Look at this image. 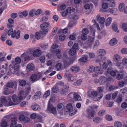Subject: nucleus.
Wrapping results in <instances>:
<instances>
[{"label":"nucleus","mask_w":127,"mask_h":127,"mask_svg":"<svg viewBox=\"0 0 127 127\" xmlns=\"http://www.w3.org/2000/svg\"><path fill=\"white\" fill-rule=\"evenodd\" d=\"M20 94L18 96L15 95H13L12 96L13 102L11 100H9L8 101V105L9 106L15 105L19 104L20 101L24 99L26 97V95L24 94V93L23 91L20 92Z\"/></svg>","instance_id":"1"},{"label":"nucleus","mask_w":127,"mask_h":127,"mask_svg":"<svg viewBox=\"0 0 127 127\" xmlns=\"http://www.w3.org/2000/svg\"><path fill=\"white\" fill-rule=\"evenodd\" d=\"M21 62V59L18 57L15 58V61H13L12 62L14 67L12 64H10L9 66V68L10 71L12 73L16 75H18L19 74V67L18 64L20 63Z\"/></svg>","instance_id":"2"},{"label":"nucleus","mask_w":127,"mask_h":127,"mask_svg":"<svg viewBox=\"0 0 127 127\" xmlns=\"http://www.w3.org/2000/svg\"><path fill=\"white\" fill-rule=\"evenodd\" d=\"M74 105L71 103H69L67 104L66 108L68 111H66V112L69 113L70 116H73L76 113V111L74 108Z\"/></svg>","instance_id":"3"},{"label":"nucleus","mask_w":127,"mask_h":127,"mask_svg":"<svg viewBox=\"0 0 127 127\" xmlns=\"http://www.w3.org/2000/svg\"><path fill=\"white\" fill-rule=\"evenodd\" d=\"M31 52L29 50L22 54L21 56V58L24 57V59L25 61H28L31 59Z\"/></svg>","instance_id":"4"},{"label":"nucleus","mask_w":127,"mask_h":127,"mask_svg":"<svg viewBox=\"0 0 127 127\" xmlns=\"http://www.w3.org/2000/svg\"><path fill=\"white\" fill-rule=\"evenodd\" d=\"M64 107V105L62 103L58 104L57 106V109L59 113L57 114V116L59 119H61L62 118L61 117L63 114V108Z\"/></svg>","instance_id":"5"},{"label":"nucleus","mask_w":127,"mask_h":127,"mask_svg":"<svg viewBox=\"0 0 127 127\" xmlns=\"http://www.w3.org/2000/svg\"><path fill=\"white\" fill-rule=\"evenodd\" d=\"M41 77V76L39 73L33 74L31 76L30 79L31 81L34 82L40 79Z\"/></svg>","instance_id":"6"},{"label":"nucleus","mask_w":127,"mask_h":127,"mask_svg":"<svg viewBox=\"0 0 127 127\" xmlns=\"http://www.w3.org/2000/svg\"><path fill=\"white\" fill-rule=\"evenodd\" d=\"M42 53L41 50L37 49L33 51L32 55L35 58H37L39 57Z\"/></svg>","instance_id":"7"},{"label":"nucleus","mask_w":127,"mask_h":127,"mask_svg":"<svg viewBox=\"0 0 127 127\" xmlns=\"http://www.w3.org/2000/svg\"><path fill=\"white\" fill-rule=\"evenodd\" d=\"M34 65L32 63H30L28 64L26 67V70L28 72H31L34 70Z\"/></svg>","instance_id":"8"},{"label":"nucleus","mask_w":127,"mask_h":127,"mask_svg":"<svg viewBox=\"0 0 127 127\" xmlns=\"http://www.w3.org/2000/svg\"><path fill=\"white\" fill-rule=\"evenodd\" d=\"M20 30H18L17 31L15 30H14L13 34L11 35L12 38H14L15 37L17 39H18L20 36Z\"/></svg>","instance_id":"9"},{"label":"nucleus","mask_w":127,"mask_h":127,"mask_svg":"<svg viewBox=\"0 0 127 127\" xmlns=\"http://www.w3.org/2000/svg\"><path fill=\"white\" fill-rule=\"evenodd\" d=\"M17 118L15 116L12 117L11 119V123L10 125V127H14L16 126L17 124Z\"/></svg>","instance_id":"10"},{"label":"nucleus","mask_w":127,"mask_h":127,"mask_svg":"<svg viewBox=\"0 0 127 127\" xmlns=\"http://www.w3.org/2000/svg\"><path fill=\"white\" fill-rule=\"evenodd\" d=\"M17 82L16 81L13 82H8L6 84V86L10 88H12L13 87L16 89L17 86Z\"/></svg>","instance_id":"11"},{"label":"nucleus","mask_w":127,"mask_h":127,"mask_svg":"<svg viewBox=\"0 0 127 127\" xmlns=\"http://www.w3.org/2000/svg\"><path fill=\"white\" fill-rule=\"evenodd\" d=\"M47 108L48 110L50 111L51 113L55 114L56 113V108L49 103H48Z\"/></svg>","instance_id":"12"},{"label":"nucleus","mask_w":127,"mask_h":127,"mask_svg":"<svg viewBox=\"0 0 127 127\" xmlns=\"http://www.w3.org/2000/svg\"><path fill=\"white\" fill-rule=\"evenodd\" d=\"M88 115L87 117L89 119H91L93 117L95 114V112L93 111H92L90 109L88 110L87 111Z\"/></svg>","instance_id":"13"},{"label":"nucleus","mask_w":127,"mask_h":127,"mask_svg":"<svg viewBox=\"0 0 127 127\" xmlns=\"http://www.w3.org/2000/svg\"><path fill=\"white\" fill-rule=\"evenodd\" d=\"M31 107L34 111L39 110L40 109V106L36 103H33L31 106Z\"/></svg>","instance_id":"14"},{"label":"nucleus","mask_w":127,"mask_h":127,"mask_svg":"<svg viewBox=\"0 0 127 127\" xmlns=\"http://www.w3.org/2000/svg\"><path fill=\"white\" fill-rule=\"evenodd\" d=\"M97 54L99 56L102 57L105 55L106 52L103 49H100L97 51Z\"/></svg>","instance_id":"15"},{"label":"nucleus","mask_w":127,"mask_h":127,"mask_svg":"<svg viewBox=\"0 0 127 127\" xmlns=\"http://www.w3.org/2000/svg\"><path fill=\"white\" fill-rule=\"evenodd\" d=\"M100 17L99 15H97L96 16L97 20L99 23L101 24H103L104 22L105 19L104 17Z\"/></svg>","instance_id":"16"},{"label":"nucleus","mask_w":127,"mask_h":127,"mask_svg":"<svg viewBox=\"0 0 127 127\" xmlns=\"http://www.w3.org/2000/svg\"><path fill=\"white\" fill-rule=\"evenodd\" d=\"M107 80L106 78L104 76H101L99 79V83L100 85L103 84Z\"/></svg>","instance_id":"17"},{"label":"nucleus","mask_w":127,"mask_h":127,"mask_svg":"<svg viewBox=\"0 0 127 127\" xmlns=\"http://www.w3.org/2000/svg\"><path fill=\"white\" fill-rule=\"evenodd\" d=\"M73 62L70 60H64V65L65 68L68 67L70 64H72Z\"/></svg>","instance_id":"18"},{"label":"nucleus","mask_w":127,"mask_h":127,"mask_svg":"<svg viewBox=\"0 0 127 127\" xmlns=\"http://www.w3.org/2000/svg\"><path fill=\"white\" fill-rule=\"evenodd\" d=\"M94 38L91 37H89L88 38L87 40V43L88 46H90L92 45L93 42Z\"/></svg>","instance_id":"19"},{"label":"nucleus","mask_w":127,"mask_h":127,"mask_svg":"<svg viewBox=\"0 0 127 127\" xmlns=\"http://www.w3.org/2000/svg\"><path fill=\"white\" fill-rule=\"evenodd\" d=\"M61 52V50L60 49H56V56L59 59H60L62 57Z\"/></svg>","instance_id":"20"},{"label":"nucleus","mask_w":127,"mask_h":127,"mask_svg":"<svg viewBox=\"0 0 127 127\" xmlns=\"http://www.w3.org/2000/svg\"><path fill=\"white\" fill-rule=\"evenodd\" d=\"M113 60L115 63H118L121 61L120 56L118 54L115 55L113 57Z\"/></svg>","instance_id":"21"},{"label":"nucleus","mask_w":127,"mask_h":127,"mask_svg":"<svg viewBox=\"0 0 127 127\" xmlns=\"http://www.w3.org/2000/svg\"><path fill=\"white\" fill-rule=\"evenodd\" d=\"M41 96L40 92H37L35 93L34 95L32 97V98L34 100L38 99Z\"/></svg>","instance_id":"22"},{"label":"nucleus","mask_w":127,"mask_h":127,"mask_svg":"<svg viewBox=\"0 0 127 127\" xmlns=\"http://www.w3.org/2000/svg\"><path fill=\"white\" fill-rule=\"evenodd\" d=\"M112 28L114 31L118 33L119 32V30L117 28V25L116 22H114L112 24Z\"/></svg>","instance_id":"23"},{"label":"nucleus","mask_w":127,"mask_h":127,"mask_svg":"<svg viewBox=\"0 0 127 127\" xmlns=\"http://www.w3.org/2000/svg\"><path fill=\"white\" fill-rule=\"evenodd\" d=\"M74 98L75 100L79 101L81 100L80 96L77 93H74Z\"/></svg>","instance_id":"24"},{"label":"nucleus","mask_w":127,"mask_h":127,"mask_svg":"<svg viewBox=\"0 0 127 127\" xmlns=\"http://www.w3.org/2000/svg\"><path fill=\"white\" fill-rule=\"evenodd\" d=\"M95 72L98 74H101L103 73V71L102 68L97 66L95 67Z\"/></svg>","instance_id":"25"},{"label":"nucleus","mask_w":127,"mask_h":127,"mask_svg":"<svg viewBox=\"0 0 127 127\" xmlns=\"http://www.w3.org/2000/svg\"><path fill=\"white\" fill-rule=\"evenodd\" d=\"M49 24L47 22L43 23L40 25L41 29H43L49 27Z\"/></svg>","instance_id":"26"},{"label":"nucleus","mask_w":127,"mask_h":127,"mask_svg":"<svg viewBox=\"0 0 127 127\" xmlns=\"http://www.w3.org/2000/svg\"><path fill=\"white\" fill-rule=\"evenodd\" d=\"M117 42V39L115 38H114L111 40L109 42V44L111 46H113L116 44Z\"/></svg>","instance_id":"27"},{"label":"nucleus","mask_w":127,"mask_h":127,"mask_svg":"<svg viewBox=\"0 0 127 127\" xmlns=\"http://www.w3.org/2000/svg\"><path fill=\"white\" fill-rule=\"evenodd\" d=\"M112 20V19L110 17H109L106 19L105 25L106 26H109L111 24Z\"/></svg>","instance_id":"28"},{"label":"nucleus","mask_w":127,"mask_h":127,"mask_svg":"<svg viewBox=\"0 0 127 127\" xmlns=\"http://www.w3.org/2000/svg\"><path fill=\"white\" fill-rule=\"evenodd\" d=\"M99 65L100 66L102 65L103 68L104 69H106L108 66V64L107 63L104 62L102 61L99 63Z\"/></svg>","instance_id":"29"},{"label":"nucleus","mask_w":127,"mask_h":127,"mask_svg":"<svg viewBox=\"0 0 127 127\" xmlns=\"http://www.w3.org/2000/svg\"><path fill=\"white\" fill-rule=\"evenodd\" d=\"M125 7V5L124 3H121L119 6V10L121 12L123 11Z\"/></svg>","instance_id":"30"},{"label":"nucleus","mask_w":127,"mask_h":127,"mask_svg":"<svg viewBox=\"0 0 127 127\" xmlns=\"http://www.w3.org/2000/svg\"><path fill=\"white\" fill-rule=\"evenodd\" d=\"M88 57L85 56L79 60V61L83 62H86L87 61Z\"/></svg>","instance_id":"31"},{"label":"nucleus","mask_w":127,"mask_h":127,"mask_svg":"<svg viewBox=\"0 0 127 127\" xmlns=\"http://www.w3.org/2000/svg\"><path fill=\"white\" fill-rule=\"evenodd\" d=\"M79 70V67L76 66H74L72 67L71 70L72 71L74 72H78Z\"/></svg>","instance_id":"32"},{"label":"nucleus","mask_w":127,"mask_h":127,"mask_svg":"<svg viewBox=\"0 0 127 127\" xmlns=\"http://www.w3.org/2000/svg\"><path fill=\"white\" fill-rule=\"evenodd\" d=\"M69 53L70 55L71 56H73L76 54V51L72 48L69 50Z\"/></svg>","instance_id":"33"},{"label":"nucleus","mask_w":127,"mask_h":127,"mask_svg":"<svg viewBox=\"0 0 127 127\" xmlns=\"http://www.w3.org/2000/svg\"><path fill=\"white\" fill-rule=\"evenodd\" d=\"M3 92L4 94L6 95L9 94V93L10 92L9 88L8 87L6 86L4 88Z\"/></svg>","instance_id":"34"},{"label":"nucleus","mask_w":127,"mask_h":127,"mask_svg":"<svg viewBox=\"0 0 127 127\" xmlns=\"http://www.w3.org/2000/svg\"><path fill=\"white\" fill-rule=\"evenodd\" d=\"M68 93V90L64 88L61 89L60 93L62 95H65Z\"/></svg>","instance_id":"35"},{"label":"nucleus","mask_w":127,"mask_h":127,"mask_svg":"<svg viewBox=\"0 0 127 127\" xmlns=\"http://www.w3.org/2000/svg\"><path fill=\"white\" fill-rule=\"evenodd\" d=\"M94 122L96 123H99L101 120L100 117H95L93 119Z\"/></svg>","instance_id":"36"},{"label":"nucleus","mask_w":127,"mask_h":127,"mask_svg":"<svg viewBox=\"0 0 127 127\" xmlns=\"http://www.w3.org/2000/svg\"><path fill=\"white\" fill-rule=\"evenodd\" d=\"M7 123L3 120H1L0 122V126L2 127H6L7 126Z\"/></svg>","instance_id":"37"},{"label":"nucleus","mask_w":127,"mask_h":127,"mask_svg":"<svg viewBox=\"0 0 127 127\" xmlns=\"http://www.w3.org/2000/svg\"><path fill=\"white\" fill-rule=\"evenodd\" d=\"M114 124L115 127H121L122 126L121 123L118 121H116Z\"/></svg>","instance_id":"38"},{"label":"nucleus","mask_w":127,"mask_h":127,"mask_svg":"<svg viewBox=\"0 0 127 127\" xmlns=\"http://www.w3.org/2000/svg\"><path fill=\"white\" fill-rule=\"evenodd\" d=\"M35 10L34 9H32L31 10L29 13V15L31 17H32L35 14Z\"/></svg>","instance_id":"39"},{"label":"nucleus","mask_w":127,"mask_h":127,"mask_svg":"<svg viewBox=\"0 0 127 127\" xmlns=\"http://www.w3.org/2000/svg\"><path fill=\"white\" fill-rule=\"evenodd\" d=\"M82 81L81 79H79L77 80L73 84V85L76 86H79L81 84Z\"/></svg>","instance_id":"40"},{"label":"nucleus","mask_w":127,"mask_h":127,"mask_svg":"<svg viewBox=\"0 0 127 127\" xmlns=\"http://www.w3.org/2000/svg\"><path fill=\"white\" fill-rule=\"evenodd\" d=\"M26 84V81L24 80H22L19 82V85L22 86H25Z\"/></svg>","instance_id":"41"},{"label":"nucleus","mask_w":127,"mask_h":127,"mask_svg":"<svg viewBox=\"0 0 127 127\" xmlns=\"http://www.w3.org/2000/svg\"><path fill=\"white\" fill-rule=\"evenodd\" d=\"M50 94V91L49 90L46 91L43 95V97L45 98H46L48 96H49Z\"/></svg>","instance_id":"42"},{"label":"nucleus","mask_w":127,"mask_h":127,"mask_svg":"<svg viewBox=\"0 0 127 127\" xmlns=\"http://www.w3.org/2000/svg\"><path fill=\"white\" fill-rule=\"evenodd\" d=\"M48 32L47 29H42L40 30L39 31L40 33L41 34H45L47 33Z\"/></svg>","instance_id":"43"},{"label":"nucleus","mask_w":127,"mask_h":127,"mask_svg":"<svg viewBox=\"0 0 127 127\" xmlns=\"http://www.w3.org/2000/svg\"><path fill=\"white\" fill-rule=\"evenodd\" d=\"M95 68L93 66H91L88 70V71L90 72H92L95 70Z\"/></svg>","instance_id":"44"},{"label":"nucleus","mask_w":127,"mask_h":127,"mask_svg":"<svg viewBox=\"0 0 127 127\" xmlns=\"http://www.w3.org/2000/svg\"><path fill=\"white\" fill-rule=\"evenodd\" d=\"M105 118L106 119L109 121H111L112 120V117L110 115H107L105 116Z\"/></svg>","instance_id":"45"},{"label":"nucleus","mask_w":127,"mask_h":127,"mask_svg":"<svg viewBox=\"0 0 127 127\" xmlns=\"http://www.w3.org/2000/svg\"><path fill=\"white\" fill-rule=\"evenodd\" d=\"M39 60L41 63H44L45 61V56L44 55L41 56L39 58Z\"/></svg>","instance_id":"46"},{"label":"nucleus","mask_w":127,"mask_h":127,"mask_svg":"<svg viewBox=\"0 0 127 127\" xmlns=\"http://www.w3.org/2000/svg\"><path fill=\"white\" fill-rule=\"evenodd\" d=\"M40 34L39 32H36L34 36L35 38L38 40L41 37Z\"/></svg>","instance_id":"47"},{"label":"nucleus","mask_w":127,"mask_h":127,"mask_svg":"<svg viewBox=\"0 0 127 127\" xmlns=\"http://www.w3.org/2000/svg\"><path fill=\"white\" fill-rule=\"evenodd\" d=\"M76 24V22H74L73 21L70 22L69 23L68 27L69 28H72L74 25H75Z\"/></svg>","instance_id":"48"},{"label":"nucleus","mask_w":127,"mask_h":127,"mask_svg":"<svg viewBox=\"0 0 127 127\" xmlns=\"http://www.w3.org/2000/svg\"><path fill=\"white\" fill-rule=\"evenodd\" d=\"M82 34L86 35L89 33V31L86 28L84 29L82 31Z\"/></svg>","instance_id":"49"},{"label":"nucleus","mask_w":127,"mask_h":127,"mask_svg":"<svg viewBox=\"0 0 127 127\" xmlns=\"http://www.w3.org/2000/svg\"><path fill=\"white\" fill-rule=\"evenodd\" d=\"M6 99L5 96H2L0 98V101L2 103H4L6 102Z\"/></svg>","instance_id":"50"},{"label":"nucleus","mask_w":127,"mask_h":127,"mask_svg":"<svg viewBox=\"0 0 127 127\" xmlns=\"http://www.w3.org/2000/svg\"><path fill=\"white\" fill-rule=\"evenodd\" d=\"M62 64L60 63H59L56 64V67L57 68V70L59 71L61 69Z\"/></svg>","instance_id":"51"},{"label":"nucleus","mask_w":127,"mask_h":127,"mask_svg":"<svg viewBox=\"0 0 127 127\" xmlns=\"http://www.w3.org/2000/svg\"><path fill=\"white\" fill-rule=\"evenodd\" d=\"M66 36L64 34H62L60 35L59 36V40L61 41L64 40L65 39Z\"/></svg>","instance_id":"52"},{"label":"nucleus","mask_w":127,"mask_h":127,"mask_svg":"<svg viewBox=\"0 0 127 127\" xmlns=\"http://www.w3.org/2000/svg\"><path fill=\"white\" fill-rule=\"evenodd\" d=\"M109 5L111 7H114L115 5V2L114 1H110L109 2Z\"/></svg>","instance_id":"53"},{"label":"nucleus","mask_w":127,"mask_h":127,"mask_svg":"<svg viewBox=\"0 0 127 127\" xmlns=\"http://www.w3.org/2000/svg\"><path fill=\"white\" fill-rule=\"evenodd\" d=\"M91 94L92 95L94 96H97V97H98L100 96V95L98 94L97 92L95 91H92L91 93Z\"/></svg>","instance_id":"54"},{"label":"nucleus","mask_w":127,"mask_h":127,"mask_svg":"<svg viewBox=\"0 0 127 127\" xmlns=\"http://www.w3.org/2000/svg\"><path fill=\"white\" fill-rule=\"evenodd\" d=\"M48 18V17L47 16H43L42 18L41 21H47Z\"/></svg>","instance_id":"55"},{"label":"nucleus","mask_w":127,"mask_h":127,"mask_svg":"<svg viewBox=\"0 0 127 127\" xmlns=\"http://www.w3.org/2000/svg\"><path fill=\"white\" fill-rule=\"evenodd\" d=\"M122 28L124 31L125 32L127 31V24L124 23L122 25Z\"/></svg>","instance_id":"56"},{"label":"nucleus","mask_w":127,"mask_h":127,"mask_svg":"<svg viewBox=\"0 0 127 127\" xmlns=\"http://www.w3.org/2000/svg\"><path fill=\"white\" fill-rule=\"evenodd\" d=\"M79 46L77 43H75L72 46V48L76 50L78 49Z\"/></svg>","instance_id":"57"},{"label":"nucleus","mask_w":127,"mask_h":127,"mask_svg":"<svg viewBox=\"0 0 127 127\" xmlns=\"http://www.w3.org/2000/svg\"><path fill=\"white\" fill-rule=\"evenodd\" d=\"M104 88L103 87H100L97 88V91L99 93H102L103 92Z\"/></svg>","instance_id":"58"},{"label":"nucleus","mask_w":127,"mask_h":127,"mask_svg":"<svg viewBox=\"0 0 127 127\" xmlns=\"http://www.w3.org/2000/svg\"><path fill=\"white\" fill-rule=\"evenodd\" d=\"M116 78L118 80L121 79L123 78V75L122 74H119L117 75Z\"/></svg>","instance_id":"59"},{"label":"nucleus","mask_w":127,"mask_h":127,"mask_svg":"<svg viewBox=\"0 0 127 127\" xmlns=\"http://www.w3.org/2000/svg\"><path fill=\"white\" fill-rule=\"evenodd\" d=\"M48 46V44H45L42 45L41 47L43 49L46 50L47 49Z\"/></svg>","instance_id":"60"},{"label":"nucleus","mask_w":127,"mask_h":127,"mask_svg":"<svg viewBox=\"0 0 127 127\" xmlns=\"http://www.w3.org/2000/svg\"><path fill=\"white\" fill-rule=\"evenodd\" d=\"M11 18L13 19H15L16 18L17 16V14L15 13H12L10 15Z\"/></svg>","instance_id":"61"},{"label":"nucleus","mask_w":127,"mask_h":127,"mask_svg":"<svg viewBox=\"0 0 127 127\" xmlns=\"http://www.w3.org/2000/svg\"><path fill=\"white\" fill-rule=\"evenodd\" d=\"M102 6L103 8L104 9H106L108 6V4L105 3H103L102 4Z\"/></svg>","instance_id":"62"},{"label":"nucleus","mask_w":127,"mask_h":127,"mask_svg":"<svg viewBox=\"0 0 127 127\" xmlns=\"http://www.w3.org/2000/svg\"><path fill=\"white\" fill-rule=\"evenodd\" d=\"M87 38L86 35L82 34L81 36V38L82 40H85Z\"/></svg>","instance_id":"63"},{"label":"nucleus","mask_w":127,"mask_h":127,"mask_svg":"<svg viewBox=\"0 0 127 127\" xmlns=\"http://www.w3.org/2000/svg\"><path fill=\"white\" fill-rule=\"evenodd\" d=\"M122 62L123 65L127 64V59L126 58H124L122 60Z\"/></svg>","instance_id":"64"}]
</instances>
